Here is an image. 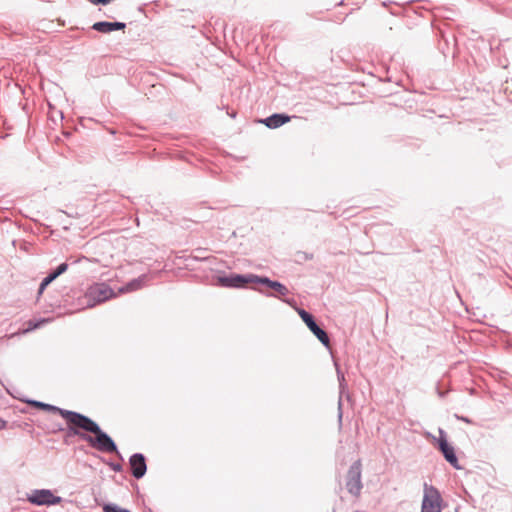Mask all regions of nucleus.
Wrapping results in <instances>:
<instances>
[{"label": "nucleus", "mask_w": 512, "mask_h": 512, "mask_svg": "<svg viewBox=\"0 0 512 512\" xmlns=\"http://www.w3.org/2000/svg\"><path fill=\"white\" fill-rule=\"evenodd\" d=\"M26 403L41 410L61 415L68 423V437L78 436L81 440L87 442L90 447L103 453L119 454L114 440L88 416L37 400H26Z\"/></svg>", "instance_id": "nucleus-1"}, {"label": "nucleus", "mask_w": 512, "mask_h": 512, "mask_svg": "<svg viewBox=\"0 0 512 512\" xmlns=\"http://www.w3.org/2000/svg\"><path fill=\"white\" fill-rule=\"evenodd\" d=\"M114 296L115 293L109 285L105 283H95L87 289L84 299L87 307H94Z\"/></svg>", "instance_id": "nucleus-2"}, {"label": "nucleus", "mask_w": 512, "mask_h": 512, "mask_svg": "<svg viewBox=\"0 0 512 512\" xmlns=\"http://www.w3.org/2000/svg\"><path fill=\"white\" fill-rule=\"evenodd\" d=\"M421 512H442V497L439 490L427 483H424Z\"/></svg>", "instance_id": "nucleus-3"}, {"label": "nucleus", "mask_w": 512, "mask_h": 512, "mask_svg": "<svg viewBox=\"0 0 512 512\" xmlns=\"http://www.w3.org/2000/svg\"><path fill=\"white\" fill-rule=\"evenodd\" d=\"M361 472L362 464L360 460H357L350 466L347 473L346 488L354 496H358L363 488Z\"/></svg>", "instance_id": "nucleus-4"}, {"label": "nucleus", "mask_w": 512, "mask_h": 512, "mask_svg": "<svg viewBox=\"0 0 512 512\" xmlns=\"http://www.w3.org/2000/svg\"><path fill=\"white\" fill-rule=\"evenodd\" d=\"M28 501L34 505H55L62 501L60 496H56L49 489H35L28 495Z\"/></svg>", "instance_id": "nucleus-5"}, {"label": "nucleus", "mask_w": 512, "mask_h": 512, "mask_svg": "<svg viewBox=\"0 0 512 512\" xmlns=\"http://www.w3.org/2000/svg\"><path fill=\"white\" fill-rule=\"evenodd\" d=\"M439 433L440 437L438 439V446L445 460L455 469H461L458 463V458L456 456L454 447L448 443L446 435L443 430L440 429Z\"/></svg>", "instance_id": "nucleus-6"}, {"label": "nucleus", "mask_w": 512, "mask_h": 512, "mask_svg": "<svg viewBox=\"0 0 512 512\" xmlns=\"http://www.w3.org/2000/svg\"><path fill=\"white\" fill-rule=\"evenodd\" d=\"M253 274H231L229 276L219 277L221 286L229 288H240L246 284L252 283Z\"/></svg>", "instance_id": "nucleus-7"}, {"label": "nucleus", "mask_w": 512, "mask_h": 512, "mask_svg": "<svg viewBox=\"0 0 512 512\" xmlns=\"http://www.w3.org/2000/svg\"><path fill=\"white\" fill-rule=\"evenodd\" d=\"M129 465L131 474L136 479L144 477L147 471V464L145 456L142 453H135L129 458Z\"/></svg>", "instance_id": "nucleus-8"}, {"label": "nucleus", "mask_w": 512, "mask_h": 512, "mask_svg": "<svg viewBox=\"0 0 512 512\" xmlns=\"http://www.w3.org/2000/svg\"><path fill=\"white\" fill-rule=\"evenodd\" d=\"M334 365H335V368H336V373H337V379H338V382H339V401H338V420H339V423L342 422V416H343V412H342V396L344 394H347V398H349V393L347 392V383H346V379H345V376L343 374V372L340 370V367L338 365L337 362H334Z\"/></svg>", "instance_id": "nucleus-9"}, {"label": "nucleus", "mask_w": 512, "mask_h": 512, "mask_svg": "<svg viewBox=\"0 0 512 512\" xmlns=\"http://www.w3.org/2000/svg\"><path fill=\"white\" fill-rule=\"evenodd\" d=\"M126 27V24L124 22H107V21H99L95 22L92 25V29H94L97 32L108 34L112 31L116 30H124Z\"/></svg>", "instance_id": "nucleus-10"}, {"label": "nucleus", "mask_w": 512, "mask_h": 512, "mask_svg": "<svg viewBox=\"0 0 512 512\" xmlns=\"http://www.w3.org/2000/svg\"><path fill=\"white\" fill-rule=\"evenodd\" d=\"M309 330L316 336V338L326 347L330 346V338L327 332L322 329L315 321L314 317L306 323Z\"/></svg>", "instance_id": "nucleus-11"}, {"label": "nucleus", "mask_w": 512, "mask_h": 512, "mask_svg": "<svg viewBox=\"0 0 512 512\" xmlns=\"http://www.w3.org/2000/svg\"><path fill=\"white\" fill-rule=\"evenodd\" d=\"M290 120V116L282 113H274L271 116L261 120L260 122L270 129H276L284 125Z\"/></svg>", "instance_id": "nucleus-12"}, {"label": "nucleus", "mask_w": 512, "mask_h": 512, "mask_svg": "<svg viewBox=\"0 0 512 512\" xmlns=\"http://www.w3.org/2000/svg\"><path fill=\"white\" fill-rule=\"evenodd\" d=\"M146 280V275H142L136 279L131 280L120 289V292H132L143 287Z\"/></svg>", "instance_id": "nucleus-13"}, {"label": "nucleus", "mask_w": 512, "mask_h": 512, "mask_svg": "<svg viewBox=\"0 0 512 512\" xmlns=\"http://www.w3.org/2000/svg\"><path fill=\"white\" fill-rule=\"evenodd\" d=\"M274 282H275L274 280H271L270 278L265 277V276H258V275L253 274V277H252V283L262 284L268 288H271V286L274 284Z\"/></svg>", "instance_id": "nucleus-14"}, {"label": "nucleus", "mask_w": 512, "mask_h": 512, "mask_svg": "<svg viewBox=\"0 0 512 512\" xmlns=\"http://www.w3.org/2000/svg\"><path fill=\"white\" fill-rule=\"evenodd\" d=\"M68 269L67 263H61L53 272L49 273L48 276L54 281L57 277L65 273Z\"/></svg>", "instance_id": "nucleus-15"}, {"label": "nucleus", "mask_w": 512, "mask_h": 512, "mask_svg": "<svg viewBox=\"0 0 512 512\" xmlns=\"http://www.w3.org/2000/svg\"><path fill=\"white\" fill-rule=\"evenodd\" d=\"M270 289L274 290L280 296H286L289 293L288 288L284 284H282L278 281H275Z\"/></svg>", "instance_id": "nucleus-16"}, {"label": "nucleus", "mask_w": 512, "mask_h": 512, "mask_svg": "<svg viewBox=\"0 0 512 512\" xmlns=\"http://www.w3.org/2000/svg\"><path fill=\"white\" fill-rule=\"evenodd\" d=\"M53 280L47 275L43 280L42 282L40 283V286H39V289H38V296H40L44 290L46 289V287L52 283Z\"/></svg>", "instance_id": "nucleus-17"}, {"label": "nucleus", "mask_w": 512, "mask_h": 512, "mask_svg": "<svg viewBox=\"0 0 512 512\" xmlns=\"http://www.w3.org/2000/svg\"><path fill=\"white\" fill-rule=\"evenodd\" d=\"M298 314L305 324L313 318V315L304 309H298Z\"/></svg>", "instance_id": "nucleus-18"}, {"label": "nucleus", "mask_w": 512, "mask_h": 512, "mask_svg": "<svg viewBox=\"0 0 512 512\" xmlns=\"http://www.w3.org/2000/svg\"><path fill=\"white\" fill-rule=\"evenodd\" d=\"M89 1L94 5H99V4L106 5V4H109L110 2H112L113 0H89Z\"/></svg>", "instance_id": "nucleus-19"}, {"label": "nucleus", "mask_w": 512, "mask_h": 512, "mask_svg": "<svg viewBox=\"0 0 512 512\" xmlns=\"http://www.w3.org/2000/svg\"><path fill=\"white\" fill-rule=\"evenodd\" d=\"M455 417L458 419V420H461L467 424H471L472 423V420L469 419L468 417H465V416H459V415H455Z\"/></svg>", "instance_id": "nucleus-20"}, {"label": "nucleus", "mask_w": 512, "mask_h": 512, "mask_svg": "<svg viewBox=\"0 0 512 512\" xmlns=\"http://www.w3.org/2000/svg\"><path fill=\"white\" fill-rule=\"evenodd\" d=\"M110 466H111V468H112L114 471H116V472H119V471H121V469H122V466H121V464H119V463H111V465H110Z\"/></svg>", "instance_id": "nucleus-21"}, {"label": "nucleus", "mask_w": 512, "mask_h": 512, "mask_svg": "<svg viewBox=\"0 0 512 512\" xmlns=\"http://www.w3.org/2000/svg\"><path fill=\"white\" fill-rule=\"evenodd\" d=\"M256 290H257L258 292H260V293L264 294V295H265V296H267V297H272V296H274L272 293H265L262 289H256Z\"/></svg>", "instance_id": "nucleus-22"}, {"label": "nucleus", "mask_w": 512, "mask_h": 512, "mask_svg": "<svg viewBox=\"0 0 512 512\" xmlns=\"http://www.w3.org/2000/svg\"><path fill=\"white\" fill-rule=\"evenodd\" d=\"M391 3H392V2H383V3H382V5H383L384 7H388V5H389V4H391Z\"/></svg>", "instance_id": "nucleus-23"}, {"label": "nucleus", "mask_w": 512, "mask_h": 512, "mask_svg": "<svg viewBox=\"0 0 512 512\" xmlns=\"http://www.w3.org/2000/svg\"><path fill=\"white\" fill-rule=\"evenodd\" d=\"M305 258L310 260V259H312V258H313V255H312V254H310V255H306V256H305Z\"/></svg>", "instance_id": "nucleus-24"}]
</instances>
